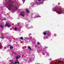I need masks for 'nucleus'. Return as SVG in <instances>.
Listing matches in <instances>:
<instances>
[{
    "label": "nucleus",
    "instance_id": "f257e3e1",
    "mask_svg": "<svg viewBox=\"0 0 64 64\" xmlns=\"http://www.w3.org/2000/svg\"><path fill=\"white\" fill-rule=\"evenodd\" d=\"M59 10L58 8H54V11L55 12H56L57 13H58V14H62V13H64V12H62V13H60V12L59 11Z\"/></svg>",
    "mask_w": 64,
    "mask_h": 64
},
{
    "label": "nucleus",
    "instance_id": "a211bd4d",
    "mask_svg": "<svg viewBox=\"0 0 64 64\" xmlns=\"http://www.w3.org/2000/svg\"><path fill=\"white\" fill-rule=\"evenodd\" d=\"M38 4V5H40V2H38V4Z\"/></svg>",
    "mask_w": 64,
    "mask_h": 64
},
{
    "label": "nucleus",
    "instance_id": "dca6fc26",
    "mask_svg": "<svg viewBox=\"0 0 64 64\" xmlns=\"http://www.w3.org/2000/svg\"><path fill=\"white\" fill-rule=\"evenodd\" d=\"M16 30H17V28L16 27H15V31H16Z\"/></svg>",
    "mask_w": 64,
    "mask_h": 64
},
{
    "label": "nucleus",
    "instance_id": "393cba45",
    "mask_svg": "<svg viewBox=\"0 0 64 64\" xmlns=\"http://www.w3.org/2000/svg\"><path fill=\"white\" fill-rule=\"evenodd\" d=\"M9 64H12L11 63H9Z\"/></svg>",
    "mask_w": 64,
    "mask_h": 64
},
{
    "label": "nucleus",
    "instance_id": "0eeeda50",
    "mask_svg": "<svg viewBox=\"0 0 64 64\" xmlns=\"http://www.w3.org/2000/svg\"><path fill=\"white\" fill-rule=\"evenodd\" d=\"M28 49H29V50H31V48L30 46H28Z\"/></svg>",
    "mask_w": 64,
    "mask_h": 64
},
{
    "label": "nucleus",
    "instance_id": "cd10ccee",
    "mask_svg": "<svg viewBox=\"0 0 64 64\" xmlns=\"http://www.w3.org/2000/svg\"><path fill=\"white\" fill-rule=\"evenodd\" d=\"M30 60H31V59H30Z\"/></svg>",
    "mask_w": 64,
    "mask_h": 64
},
{
    "label": "nucleus",
    "instance_id": "a878e982",
    "mask_svg": "<svg viewBox=\"0 0 64 64\" xmlns=\"http://www.w3.org/2000/svg\"><path fill=\"white\" fill-rule=\"evenodd\" d=\"M1 45V44L0 43V46Z\"/></svg>",
    "mask_w": 64,
    "mask_h": 64
},
{
    "label": "nucleus",
    "instance_id": "4468645a",
    "mask_svg": "<svg viewBox=\"0 0 64 64\" xmlns=\"http://www.w3.org/2000/svg\"><path fill=\"white\" fill-rule=\"evenodd\" d=\"M22 1L23 2V3H24L25 2V0H22Z\"/></svg>",
    "mask_w": 64,
    "mask_h": 64
},
{
    "label": "nucleus",
    "instance_id": "7ed1b4c3",
    "mask_svg": "<svg viewBox=\"0 0 64 64\" xmlns=\"http://www.w3.org/2000/svg\"><path fill=\"white\" fill-rule=\"evenodd\" d=\"M11 26V25L10 24H9V23H8L7 24H6L5 25L6 27H10V26Z\"/></svg>",
    "mask_w": 64,
    "mask_h": 64
},
{
    "label": "nucleus",
    "instance_id": "2eb2a0df",
    "mask_svg": "<svg viewBox=\"0 0 64 64\" xmlns=\"http://www.w3.org/2000/svg\"><path fill=\"white\" fill-rule=\"evenodd\" d=\"M38 17H40V16H39V15H38V16L36 17V18H38Z\"/></svg>",
    "mask_w": 64,
    "mask_h": 64
},
{
    "label": "nucleus",
    "instance_id": "aec40b11",
    "mask_svg": "<svg viewBox=\"0 0 64 64\" xmlns=\"http://www.w3.org/2000/svg\"><path fill=\"white\" fill-rule=\"evenodd\" d=\"M60 62H61V61H59L58 62H59V63H60Z\"/></svg>",
    "mask_w": 64,
    "mask_h": 64
},
{
    "label": "nucleus",
    "instance_id": "bb28decb",
    "mask_svg": "<svg viewBox=\"0 0 64 64\" xmlns=\"http://www.w3.org/2000/svg\"><path fill=\"white\" fill-rule=\"evenodd\" d=\"M16 9H17V8H16Z\"/></svg>",
    "mask_w": 64,
    "mask_h": 64
},
{
    "label": "nucleus",
    "instance_id": "b1692460",
    "mask_svg": "<svg viewBox=\"0 0 64 64\" xmlns=\"http://www.w3.org/2000/svg\"><path fill=\"white\" fill-rule=\"evenodd\" d=\"M28 24V22H27L26 24H26Z\"/></svg>",
    "mask_w": 64,
    "mask_h": 64
},
{
    "label": "nucleus",
    "instance_id": "ddd939ff",
    "mask_svg": "<svg viewBox=\"0 0 64 64\" xmlns=\"http://www.w3.org/2000/svg\"><path fill=\"white\" fill-rule=\"evenodd\" d=\"M10 48L11 49H13V47L11 46L10 47Z\"/></svg>",
    "mask_w": 64,
    "mask_h": 64
},
{
    "label": "nucleus",
    "instance_id": "4be33fe9",
    "mask_svg": "<svg viewBox=\"0 0 64 64\" xmlns=\"http://www.w3.org/2000/svg\"><path fill=\"white\" fill-rule=\"evenodd\" d=\"M38 1H41V0H38Z\"/></svg>",
    "mask_w": 64,
    "mask_h": 64
},
{
    "label": "nucleus",
    "instance_id": "6e6552de",
    "mask_svg": "<svg viewBox=\"0 0 64 64\" xmlns=\"http://www.w3.org/2000/svg\"><path fill=\"white\" fill-rule=\"evenodd\" d=\"M19 63V62H15L12 64H16V63Z\"/></svg>",
    "mask_w": 64,
    "mask_h": 64
},
{
    "label": "nucleus",
    "instance_id": "9d476101",
    "mask_svg": "<svg viewBox=\"0 0 64 64\" xmlns=\"http://www.w3.org/2000/svg\"><path fill=\"white\" fill-rule=\"evenodd\" d=\"M4 36H2L1 37V39H4Z\"/></svg>",
    "mask_w": 64,
    "mask_h": 64
},
{
    "label": "nucleus",
    "instance_id": "f03ea898",
    "mask_svg": "<svg viewBox=\"0 0 64 64\" xmlns=\"http://www.w3.org/2000/svg\"><path fill=\"white\" fill-rule=\"evenodd\" d=\"M12 7V5L10 4H8V6H7V8L9 9V10H10L11 7Z\"/></svg>",
    "mask_w": 64,
    "mask_h": 64
},
{
    "label": "nucleus",
    "instance_id": "9b49d317",
    "mask_svg": "<svg viewBox=\"0 0 64 64\" xmlns=\"http://www.w3.org/2000/svg\"><path fill=\"white\" fill-rule=\"evenodd\" d=\"M46 32H44V35H46Z\"/></svg>",
    "mask_w": 64,
    "mask_h": 64
},
{
    "label": "nucleus",
    "instance_id": "c85d7f7f",
    "mask_svg": "<svg viewBox=\"0 0 64 64\" xmlns=\"http://www.w3.org/2000/svg\"><path fill=\"white\" fill-rule=\"evenodd\" d=\"M12 63H13V62H12Z\"/></svg>",
    "mask_w": 64,
    "mask_h": 64
},
{
    "label": "nucleus",
    "instance_id": "1a4fd4ad",
    "mask_svg": "<svg viewBox=\"0 0 64 64\" xmlns=\"http://www.w3.org/2000/svg\"><path fill=\"white\" fill-rule=\"evenodd\" d=\"M4 25H1V28H3V27H4Z\"/></svg>",
    "mask_w": 64,
    "mask_h": 64
},
{
    "label": "nucleus",
    "instance_id": "6ab92c4d",
    "mask_svg": "<svg viewBox=\"0 0 64 64\" xmlns=\"http://www.w3.org/2000/svg\"><path fill=\"white\" fill-rule=\"evenodd\" d=\"M46 54H47V55H48V56L49 55V54L48 53H47Z\"/></svg>",
    "mask_w": 64,
    "mask_h": 64
},
{
    "label": "nucleus",
    "instance_id": "423d86ee",
    "mask_svg": "<svg viewBox=\"0 0 64 64\" xmlns=\"http://www.w3.org/2000/svg\"><path fill=\"white\" fill-rule=\"evenodd\" d=\"M26 10L27 13H29V11L28 9H26Z\"/></svg>",
    "mask_w": 64,
    "mask_h": 64
},
{
    "label": "nucleus",
    "instance_id": "f8f14e48",
    "mask_svg": "<svg viewBox=\"0 0 64 64\" xmlns=\"http://www.w3.org/2000/svg\"><path fill=\"white\" fill-rule=\"evenodd\" d=\"M20 39H21V40H23V38L22 37H21Z\"/></svg>",
    "mask_w": 64,
    "mask_h": 64
},
{
    "label": "nucleus",
    "instance_id": "20e7f679",
    "mask_svg": "<svg viewBox=\"0 0 64 64\" xmlns=\"http://www.w3.org/2000/svg\"><path fill=\"white\" fill-rule=\"evenodd\" d=\"M24 14V13L23 12H22L20 14L21 16L23 17H24V16H25V14Z\"/></svg>",
    "mask_w": 64,
    "mask_h": 64
},
{
    "label": "nucleus",
    "instance_id": "f3484780",
    "mask_svg": "<svg viewBox=\"0 0 64 64\" xmlns=\"http://www.w3.org/2000/svg\"><path fill=\"white\" fill-rule=\"evenodd\" d=\"M62 11L64 12V8H63L62 9Z\"/></svg>",
    "mask_w": 64,
    "mask_h": 64
},
{
    "label": "nucleus",
    "instance_id": "39448f33",
    "mask_svg": "<svg viewBox=\"0 0 64 64\" xmlns=\"http://www.w3.org/2000/svg\"><path fill=\"white\" fill-rule=\"evenodd\" d=\"M20 56L19 55H18L16 57V59H18L19 58H20Z\"/></svg>",
    "mask_w": 64,
    "mask_h": 64
},
{
    "label": "nucleus",
    "instance_id": "412c9836",
    "mask_svg": "<svg viewBox=\"0 0 64 64\" xmlns=\"http://www.w3.org/2000/svg\"><path fill=\"white\" fill-rule=\"evenodd\" d=\"M39 44H40V43L39 42H38V44L39 45Z\"/></svg>",
    "mask_w": 64,
    "mask_h": 64
},
{
    "label": "nucleus",
    "instance_id": "5701e85b",
    "mask_svg": "<svg viewBox=\"0 0 64 64\" xmlns=\"http://www.w3.org/2000/svg\"><path fill=\"white\" fill-rule=\"evenodd\" d=\"M18 25H19V24L18 23Z\"/></svg>",
    "mask_w": 64,
    "mask_h": 64
}]
</instances>
